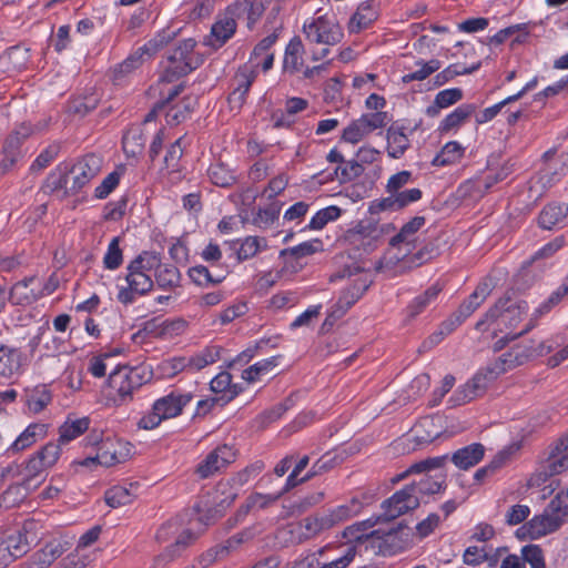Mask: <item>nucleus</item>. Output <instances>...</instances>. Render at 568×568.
<instances>
[{"mask_svg":"<svg viewBox=\"0 0 568 568\" xmlns=\"http://www.w3.org/2000/svg\"><path fill=\"white\" fill-rule=\"evenodd\" d=\"M152 371L145 366H118L108 378L109 395L120 404L132 399L133 393L150 382Z\"/></svg>","mask_w":568,"mask_h":568,"instance_id":"obj_3","label":"nucleus"},{"mask_svg":"<svg viewBox=\"0 0 568 568\" xmlns=\"http://www.w3.org/2000/svg\"><path fill=\"white\" fill-rule=\"evenodd\" d=\"M408 486H413L415 495H434L445 489V478L434 479L427 475L422 477L418 481H413Z\"/></svg>","mask_w":568,"mask_h":568,"instance_id":"obj_52","label":"nucleus"},{"mask_svg":"<svg viewBox=\"0 0 568 568\" xmlns=\"http://www.w3.org/2000/svg\"><path fill=\"white\" fill-rule=\"evenodd\" d=\"M22 353L18 348L0 343V375L10 377L22 366Z\"/></svg>","mask_w":568,"mask_h":568,"instance_id":"obj_28","label":"nucleus"},{"mask_svg":"<svg viewBox=\"0 0 568 568\" xmlns=\"http://www.w3.org/2000/svg\"><path fill=\"white\" fill-rule=\"evenodd\" d=\"M368 285L364 282H355L345 288L338 301L332 306L335 310V316H344V314L362 297Z\"/></svg>","mask_w":568,"mask_h":568,"instance_id":"obj_23","label":"nucleus"},{"mask_svg":"<svg viewBox=\"0 0 568 568\" xmlns=\"http://www.w3.org/2000/svg\"><path fill=\"white\" fill-rule=\"evenodd\" d=\"M196 101L191 98H184L179 105L172 106L165 114L166 123L178 125L183 122L194 110Z\"/></svg>","mask_w":568,"mask_h":568,"instance_id":"obj_49","label":"nucleus"},{"mask_svg":"<svg viewBox=\"0 0 568 568\" xmlns=\"http://www.w3.org/2000/svg\"><path fill=\"white\" fill-rule=\"evenodd\" d=\"M123 261L122 250L120 248V237H114L108 246V251L103 257L104 267L108 270H116Z\"/></svg>","mask_w":568,"mask_h":568,"instance_id":"obj_60","label":"nucleus"},{"mask_svg":"<svg viewBox=\"0 0 568 568\" xmlns=\"http://www.w3.org/2000/svg\"><path fill=\"white\" fill-rule=\"evenodd\" d=\"M568 215V204L548 203L538 215V225L544 230H552L562 223Z\"/></svg>","mask_w":568,"mask_h":568,"instance_id":"obj_22","label":"nucleus"},{"mask_svg":"<svg viewBox=\"0 0 568 568\" xmlns=\"http://www.w3.org/2000/svg\"><path fill=\"white\" fill-rule=\"evenodd\" d=\"M568 470V435L561 436L550 446L545 464L531 476L528 486L539 487L550 477Z\"/></svg>","mask_w":568,"mask_h":568,"instance_id":"obj_7","label":"nucleus"},{"mask_svg":"<svg viewBox=\"0 0 568 568\" xmlns=\"http://www.w3.org/2000/svg\"><path fill=\"white\" fill-rule=\"evenodd\" d=\"M222 347L220 346H206L201 352L185 357L186 367L189 372H199L204 367L214 364L221 357Z\"/></svg>","mask_w":568,"mask_h":568,"instance_id":"obj_32","label":"nucleus"},{"mask_svg":"<svg viewBox=\"0 0 568 568\" xmlns=\"http://www.w3.org/2000/svg\"><path fill=\"white\" fill-rule=\"evenodd\" d=\"M528 312V304L525 301L510 303L509 297L499 298L491 306L481 320L476 323L477 331H485L488 322L499 321L505 327L514 328L521 321L523 315Z\"/></svg>","mask_w":568,"mask_h":568,"instance_id":"obj_6","label":"nucleus"},{"mask_svg":"<svg viewBox=\"0 0 568 568\" xmlns=\"http://www.w3.org/2000/svg\"><path fill=\"white\" fill-rule=\"evenodd\" d=\"M485 455V447L479 443H473L468 446H465L458 450H456L450 460L455 464L459 469L467 470L470 467L477 465Z\"/></svg>","mask_w":568,"mask_h":568,"instance_id":"obj_21","label":"nucleus"},{"mask_svg":"<svg viewBox=\"0 0 568 568\" xmlns=\"http://www.w3.org/2000/svg\"><path fill=\"white\" fill-rule=\"evenodd\" d=\"M442 291L443 286L439 283H435L429 286L424 293L416 296L408 305V315L410 317H416L423 313L432 303L436 301Z\"/></svg>","mask_w":568,"mask_h":568,"instance_id":"obj_36","label":"nucleus"},{"mask_svg":"<svg viewBox=\"0 0 568 568\" xmlns=\"http://www.w3.org/2000/svg\"><path fill=\"white\" fill-rule=\"evenodd\" d=\"M524 562H528L531 568H546L544 552L538 545H527L521 549Z\"/></svg>","mask_w":568,"mask_h":568,"instance_id":"obj_62","label":"nucleus"},{"mask_svg":"<svg viewBox=\"0 0 568 568\" xmlns=\"http://www.w3.org/2000/svg\"><path fill=\"white\" fill-rule=\"evenodd\" d=\"M207 173L212 183L221 187H229L236 180L234 173L223 163L212 164Z\"/></svg>","mask_w":568,"mask_h":568,"instance_id":"obj_51","label":"nucleus"},{"mask_svg":"<svg viewBox=\"0 0 568 568\" xmlns=\"http://www.w3.org/2000/svg\"><path fill=\"white\" fill-rule=\"evenodd\" d=\"M32 130L26 124L19 125L12 131L3 142L2 153L10 156L20 159L22 155L21 146L24 141L31 135Z\"/></svg>","mask_w":568,"mask_h":568,"instance_id":"obj_33","label":"nucleus"},{"mask_svg":"<svg viewBox=\"0 0 568 568\" xmlns=\"http://www.w3.org/2000/svg\"><path fill=\"white\" fill-rule=\"evenodd\" d=\"M304 45L300 37H293L285 49L283 68L286 72L296 73L304 65Z\"/></svg>","mask_w":568,"mask_h":568,"instance_id":"obj_25","label":"nucleus"},{"mask_svg":"<svg viewBox=\"0 0 568 568\" xmlns=\"http://www.w3.org/2000/svg\"><path fill=\"white\" fill-rule=\"evenodd\" d=\"M49 468L47 464L38 456L32 455L26 463L23 470H19V475H24L23 479L27 488H37L42 480H38V477Z\"/></svg>","mask_w":568,"mask_h":568,"instance_id":"obj_35","label":"nucleus"},{"mask_svg":"<svg viewBox=\"0 0 568 568\" xmlns=\"http://www.w3.org/2000/svg\"><path fill=\"white\" fill-rule=\"evenodd\" d=\"M124 448L125 444L120 439L106 437L100 444L95 459H98L99 465L111 467L126 459L128 452H124Z\"/></svg>","mask_w":568,"mask_h":568,"instance_id":"obj_15","label":"nucleus"},{"mask_svg":"<svg viewBox=\"0 0 568 568\" xmlns=\"http://www.w3.org/2000/svg\"><path fill=\"white\" fill-rule=\"evenodd\" d=\"M138 483H130L129 486H112L104 493V500L111 508H118L131 504L135 498Z\"/></svg>","mask_w":568,"mask_h":568,"instance_id":"obj_26","label":"nucleus"},{"mask_svg":"<svg viewBox=\"0 0 568 568\" xmlns=\"http://www.w3.org/2000/svg\"><path fill=\"white\" fill-rule=\"evenodd\" d=\"M464 97V92L459 88H452L439 91L434 102L427 106L426 114L430 118H435L439 115L442 109H446L457 102H459Z\"/></svg>","mask_w":568,"mask_h":568,"instance_id":"obj_29","label":"nucleus"},{"mask_svg":"<svg viewBox=\"0 0 568 568\" xmlns=\"http://www.w3.org/2000/svg\"><path fill=\"white\" fill-rule=\"evenodd\" d=\"M567 243L566 235H559L539 248L525 265H530L535 260L551 257Z\"/></svg>","mask_w":568,"mask_h":568,"instance_id":"obj_61","label":"nucleus"},{"mask_svg":"<svg viewBox=\"0 0 568 568\" xmlns=\"http://www.w3.org/2000/svg\"><path fill=\"white\" fill-rule=\"evenodd\" d=\"M126 286H119L118 301L123 305L133 304L139 296L152 291L154 282L152 277L141 270H132L126 266Z\"/></svg>","mask_w":568,"mask_h":568,"instance_id":"obj_8","label":"nucleus"},{"mask_svg":"<svg viewBox=\"0 0 568 568\" xmlns=\"http://www.w3.org/2000/svg\"><path fill=\"white\" fill-rule=\"evenodd\" d=\"M37 281V276H28L17 282L8 294L12 305L26 306L38 301L37 288H29Z\"/></svg>","mask_w":568,"mask_h":568,"instance_id":"obj_19","label":"nucleus"},{"mask_svg":"<svg viewBox=\"0 0 568 568\" xmlns=\"http://www.w3.org/2000/svg\"><path fill=\"white\" fill-rule=\"evenodd\" d=\"M277 356H273L255 363L243 371L242 378L248 383L255 382L262 374L267 373L277 365Z\"/></svg>","mask_w":568,"mask_h":568,"instance_id":"obj_56","label":"nucleus"},{"mask_svg":"<svg viewBox=\"0 0 568 568\" xmlns=\"http://www.w3.org/2000/svg\"><path fill=\"white\" fill-rule=\"evenodd\" d=\"M33 488H27L24 480L19 484L9 486L0 495V507L11 509L18 507L28 497L30 490Z\"/></svg>","mask_w":568,"mask_h":568,"instance_id":"obj_39","label":"nucleus"},{"mask_svg":"<svg viewBox=\"0 0 568 568\" xmlns=\"http://www.w3.org/2000/svg\"><path fill=\"white\" fill-rule=\"evenodd\" d=\"M189 276L199 286L217 285L225 278L224 274L213 275L204 265H196L189 270Z\"/></svg>","mask_w":568,"mask_h":568,"instance_id":"obj_47","label":"nucleus"},{"mask_svg":"<svg viewBox=\"0 0 568 568\" xmlns=\"http://www.w3.org/2000/svg\"><path fill=\"white\" fill-rule=\"evenodd\" d=\"M37 528L34 520H26L21 528L16 529L11 534L7 535L2 541L8 547L13 556L19 558L29 551L30 540L29 535Z\"/></svg>","mask_w":568,"mask_h":568,"instance_id":"obj_16","label":"nucleus"},{"mask_svg":"<svg viewBox=\"0 0 568 568\" xmlns=\"http://www.w3.org/2000/svg\"><path fill=\"white\" fill-rule=\"evenodd\" d=\"M568 294V284L564 281V283L550 294L547 301H545L535 312V317H539L546 313H548L554 306L559 304V302Z\"/></svg>","mask_w":568,"mask_h":568,"instance_id":"obj_64","label":"nucleus"},{"mask_svg":"<svg viewBox=\"0 0 568 568\" xmlns=\"http://www.w3.org/2000/svg\"><path fill=\"white\" fill-rule=\"evenodd\" d=\"M378 17L376 9L374 8L373 1L362 2L356 12L351 18L348 30L351 33H357L364 29H367Z\"/></svg>","mask_w":568,"mask_h":568,"instance_id":"obj_24","label":"nucleus"},{"mask_svg":"<svg viewBox=\"0 0 568 568\" xmlns=\"http://www.w3.org/2000/svg\"><path fill=\"white\" fill-rule=\"evenodd\" d=\"M183 371H187L185 356L164 359L158 365V372L166 378L174 377Z\"/></svg>","mask_w":568,"mask_h":568,"instance_id":"obj_57","label":"nucleus"},{"mask_svg":"<svg viewBox=\"0 0 568 568\" xmlns=\"http://www.w3.org/2000/svg\"><path fill=\"white\" fill-rule=\"evenodd\" d=\"M69 172V165L65 163H60L53 171L50 172L43 182V192L50 194L64 189L65 193L71 194V192H69V187H67Z\"/></svg>","mask_w":568,"mask_h":568,"instance_id":"obj_34","label":"nucleus"},{"mask_svg":"<svg viewBox=\"0 0 568 568\" xmlns=\"http://www.w3.org/2000/svg\"><path fill=\"white\" fill-rule=\"evenodd\" d=\"M234 460V449L227 445H221L212 450L205 459L197 465L195 473L202 479H205L222 470Z\"/></svg>","mask_w":568,"mask_h":568,"instance_id":"obj_13","label":"nucleus"},{"mask_svg":"<svg viewBox=\"0 0 568 568\" xmlns=\"http://www.w3.org/2000/svg\"><path fill=\"white\" fill-rule=\"evenodd\" d=\"M281 212V204L275 202L271 203L265 209H258L255 216L253 217V224L258 227H266L271 225L276 219H278Z\"/></svg>","mask_w":568,"mask_h":568,"instance_id":"obj_59","label":"nucleus"},{"mask_svg":"<svg viewBox=\"0 0 568 568\" xmlns=\"http://www.w3.org/2000/svg\"><path fill=\"white\" fill-rule=\"evenodd\" d=\"M132 270H141L143 272L158 271L161 266V257L155 252L143 251L133 261L129 263Z\"/></svg>","mask_w":568,"mask_h":568,"instance_id":"obj_53","label":"nucleus"},{"mask_svg":"<svg viewBox=\"0 0 568 568\" xmlns=\"http://www.w3.org/2000/svg\"><path fill=\"white\" fill-rule=\"evenodd\" d=\"M90 419L88 417H82L79 419H67L59 427V444H68L69 442L75 439L83 433L89 429Z\"/></svg>","mask_w":568,"mask_h":568,"instance_id":"obj_38","label":"nucleus"},{"mask_svg":"<svg viewBox=\"0 0 568 568\" xmlns=\"http://www.w3.org/2000/svg\"><path fill=\"white\" fill-rule=\"evenodd\" d=\"M419 504V497L414 494L413 486L406 485L403 489L383 501V516L385 520H392L409 510L416 509Z\"/></svg>","mask_w":568,"mask_h":568,"instance_id":"obj_11","label":"nucleus"},{"mask_svg":"<svg viewBox=\"0 0 568 568\" xmlns=\"http://www.w3.org/2000/svg\"><path fill=\"white\" fill-rule=\"evenodd\" d=\"M235 31V19L225 16L213 23L210 34H207L203 40V44L217 50L234 36Z\"/></svg>","mask_w":568,"mask_h":568,"instance_id":"obj_14","label":"nucleus"},{"mask_svg":"<svg viewBox=\"0 0 568 568\" xmlns=\"http://www.w3.org/2000/svg\"><path fill=\"white\" fill-rule=\"evenodd\" d=\"M143 130L139 126L130 128L122 138V148L126 156H136L141 154L145 145Z\"/></svg>","mask_w":568,"mask_h":568,"instance_id":"obj_37","label":"nucleus"},{"mask_svg":"<svg viewBox=\"0 0 568 568\" xmlns=\"http://www.w3.org/2000/svg\"><path fill=\"white\" fill-rule=\"evenodd\" d=\"M426 219L424 216H415L405 223L400 231L390 239L389 245L393 247L398 246L400 243L409 242V237L418 232L424 226Z\"/></svg>","mask_w":568,"mask_h":568,"instance_id":"obj_50","label":"nucleus"},{"mask_svg":"<svg viewBox=\"0 0 568 568\" xmlns=\"http://www.w3.org/2000/svg\"><path fill=\"white\" fill-rule=\"evenodd\" d=\"M376 524L372 519L363 520L346 527L343 531V537L351 542H364L369 540L372 547L378 548V554L384 556L393 555L402 550L404 540L398 537L403 527L399 524L396 528H390L387 531L377 529H369Z\"/></svg>","mask_w":568,"mask_h":568,"instance_id":"obj_2","label":"nucleus"},{"mask_svg":"<svg viewBox=\"0 0 568 568\" xmlns=\"http://www.w3.org/2000/svg\"><path fill=\"white\" fill-rule=\"evenodd\" d=\"M236 495L227 496L212 506L209 498L201 499L195 506L194 510L199 514V520L209 525L211 521L221 517L226 508H229L235 500Z\"/></svg>","mask_w":568,"mask_h":568,"instance_id":"obj_18","label":"nucleus"},{"mask_svg":"<svg viewBox=\"0 0 568 568\" xmlns=\"http://www.w3.org/2000/svg\"><path fill=\"white\" fill-rule=\"evenodd\" d=\"M103 160L95 153H89L79 159L71 168L72 184L69 187L71 194L80 192L101 171Z\"/></svg>","mask_w":568,"mask_h":568,"instance_id":"obj_9","label":"nucleus"},{"mask_svg":"<svg viewBox=\"0 0 568 568\" xmlns=\"http://www.w3.org/2000/svg\"><path fill=\"white\" fill-rule=\"evenodd\" d=\"M99 101L100 98L97 93L73 98L68 103V112L83 118L98 106Z\"/></svg>","mask_w":568,"mask_h":568,"instance_id":"obj_42","label":"nucleus"},{"mask_svg":"<svg viewBox=\"0 0 568 568\" xmlns=\"http://www.w3.org/2000/svg\"><path fill=\"white\" fill-rule=\"evenodd\" d=\"M491 293V283L488 281L480 282L475 291L464 301L475 311L486 301Z\"/></svg>","mask_w":568,"mask_h":568,"instance_id":"obj_63","label":"nucleus"},{"mask_svg":"<svg viewBox=\"0 0 568 568\" xmlns=\"http://www.w3.org/2000/svg\"><path fill=\"white\" fill-rule=\"evenodd\" d=\"M196 41L192 38L185 39L173 49L168 55L170 65L162 78L165 82H172L196 70L204 63V57L194 52Z\"/></svg>","mask_w":568,"mask_h":568,"instance_id":"obj_5","label":"nucleus"},{"mask_svg":"<svg viewBox=\"0 0 568 568\" xmlns=\"http://www.w3.org/2000/svg\"><path fill=\"white\" fill-rule=\"evenodd\" d=\"M562 519L550 516L546 510L542 514L534 516L526 523L521 529L527 530L531 539H538L542 536L551 534L560 528Z\"/></svg>","mask_w":568,"mask_h":568,"instance_id":"obj_17","label":"nucleus"},{"mask_svg":"<svg viewBox=\"0 0 568 568\" xmlns=\"http://www.w3.org/2000/svg\"><path fill=\"white\" fill-rule=\"evenodd\" d=\"M70 548V545L68 541L60 540V539H53L44 545L41 549L38 551L41 554L44 561L48 564V566H51V564L60 558L65 551H68Z\"/></svg>","mask_w":568,"mask_h":568,"instance_id":"obj_55","label":"nucleus"},{"mask_svg":"<svg viewBox=\"0 0 568 568\" xmlns=\"http://www.w3.org/2000/svg\"><path fill=\"white\" fill-rule=\"evenodd\" d=\"M149 59H146V55L144 52H142L141 48H138L124 61L115 65L112 75L113 81L118 83L125 75L140 68Z\"/></svg>","mask_w":568,"mask_h":568,"instance_id":"obj_40","label":"nucleus"},{"mask_svg":"<svg viewBox=\"0 0 568 568\" xmlns=\"http://www.w3.org/2000/svg\"><path fill=\"white\" fill-rule=\"evenodd\" d=\"M404 130V126L397 124H392L387 129V152L393 159H399L409 148V140Z\"/></svg>","mask_w":568,"mask_h":568,"instance_id":"obj_30","label":"nucleus"},{"mask_svg":"<svg viewBox=\"0 0 568 568\" xmlns=\"http://www.w3.org/2000/svg\"><path fill=\"white\" fill-rule=\"evenodd\" d=\"M178 36V31H173L170 28L162 29L158 32L154 38L149 40L144 45L140 47L142 52L146 55V59H151L158 51L168 45Z\"/></svg>","mask_w":568,"mask_h":568,"instance_id":"obj_41","label":"nucleus"},{"mask_svg":"<svg viewBox=\"0 0 568 568\" xmlns=\"http://www.w3.org/2000/svg\"><path fill=\"white\" fill-rule=\"evenodd\" d=\"M192 399V393L179 390H172L168 395L158 398L153 403L152 409L138 422L139 428L151 430L156 428L163 420L180 416L183 408Z\"/></svg>","mask_w":568,"mask_h":568,"instance_id":"obj_4","label":"nucleus"},{"mask_svg":"<svg viewBox=\"0 0 568 568\" xmlns=\"http://www.w3.org/2000/svg\"><path fill=\"white\" fill-rule=\"evenodd\" d=\"M51 392L45 385H39L27 393L26 403L33 413L42 412L51 402Z\"/></svg>","mask_w":568,"mask_h":568,"instance_id":"obj_44","label":"nucleus"},{"mask_svg":"<svg viewBox=\"0 0 568 568\" xmlns=\"http://www.w3.org/2000/svg\"><path fill=\"white\" fill-rule=\"evenodd\" d=\"M47 427L44 424H30L23 433L8 448L9 452L19 453L32 446L39 438L44 437Z\"/></svg>","mask_w":568,"mask_h":568,"instance_id":"obj_31","label":"nucleus"},{"mask_svg":"<svg viewBox=\"0 0 568 568\" xmlns=\"http://www.w3.org/2000/svg\"><path fill=\"white\" fill-rule=\"evenodd\" d=\"M536 358L534 342L529 344H517L507 353L500 355L493 364L480 369L466 384L458 387L454 395L449 398L452 406L464 405L479 396H481L489 383L495 381L505 372L516 368L527 362Z\"/></svg>","mask_w":568,"mask_h":568,"instance_id":"obj_1","label":"nucleus"},{"mask_svg":"<svg viewBox=\"0 0 568 568\" xmlns=\"http://www.w3.org/2000/svg\"><path fill=\"white\" fill-rule=\"evenodd\" d=\"M363 503L353 497L348 503L339 505L335 508L316 513L314 516L317 520L321 532L333 528L334 526L348 520L353 516L361 513Z\"/></svg>","mask_w":568,"mask_h":568,"instance_id":"obj_12","label":"nucleus"},{"mask_svg":"<svg viewBox=\"0 0 568 568\" xmlns=\"http://www.w3.org/2000/svg\"><path fill=\"white\" fill-rule=\"evenodd\" d=\"M195 535L190 529L183 530L174 544L166 547L163 552L155 557L154 567L163 568L166 564L178 558L181 552L195 540Z\"/></svg>","mask_w":568,"mask_h":568,"instance_id":"obj_20","label":"nucleus"},{"mask_svg":"<svg viewBox=\"0 0 568 568\" xmlns=\"http://www.w3.org/2000/svg\"><path fill=\"white\" fill-rule=\"evenodd\" d=\"M342 214V210L336 205H331L320 210L311 219L307 227L310 230H322L328 222L337 220Z\"/></svg>","mask_w":568,"mask_h":568,"instance_id":"obj_54","label":"nucleus"},{"mask_svg":"<svg viewBox=\"0 0 568 568\" xmlns=\"http://www.w3.org/2000/svg\"><path fill=\"white\" fill-rule=\"evenodd\" d=\"M155 282L160 288H173L179 286L181 274L172 264H161L154 273Z\"/></svg>","mask_w":568,"mask_h":568,"instance_id":"obj_46","label":"nucleus"},{"mask_svg":"<svg viewBox=\"0 0 568 568\" xmlns=\"http://www.w3.org/2000/svg\"><path fill=\"white\" fill-rule=\"evenodd\" d=\"M465 149L456 141L447 142L440 152L433 159L435 166H446L457 162L464 155Z\"/></svg>","mask_w":568,"mask_h":568,"instance_id":"obj_43","label":"nucleus"},{"mask_svg":"<svg viewBox=\"0 0 568 568\" xmlns=\"http://www.w3.org/2000/svg\"><path fill=\"white\" fill-rule=\"evenodd\" d=\"M477 110V105L473 103H464L456 108L452 113L446 115L439 126L440 133H448L465 123Z\"/></svg>","mask_w":568,"mask_h":568,"instance_id":"obj_27","label":"nucleus"},{"mask_svg":"<svg viewBox=\"0 0 568 568\" xmlns=\"http://www.w3.org/2000/svg\"><path fill=\"white\" fill-rule=\"evenodd\" d=\"M416 65H418L419 69L403 75V83H409L412 81H423L427 79L430 74L440 69L442 62L437 59H432L429 61L418 60L416 62Z\"/></svg>","mask_w":568,"mask_h":568,"instance_id":"obj_48","label":"nucleus"},{"mask_svg":"<svg viewBox=\"0 0 568 568\" xmlns=\"http://www.w3.org/2000/svg\"><path fill=\"white\" fill-rule=\"evenodd\" d=\"M480 62H477L469 68L463 67L459 63L450 64L434 77V87L439 88L457 75L470 74L477 71L480 68Z\"/></svg>","mask_w":568,"mask_h":568,"instance_id":"obj_45","label":"nucleus"},{"mask_svg":"<svg viewBox=\"0 0 568 568\" xmlns=\"http://www.w3.org/2000/svg\"><path fill=\"white\" fill-rule=\"evenodd\" d=\"M343 164L344 166L339 165L335 170V174L339 176L341 183L354 181L364 173V166L356 159L345 161Z\"/></svg>","mask_w":568,"mask_h":568,"instance_id":"obj_58","label":"nucleus"},{"mask_svg":"<svg viewBox=\"0 0 568 568\" xmlns=\"http://www.w3.org/2000/svg\"><path fill=\"white\" fill-rule=\"evenodd\" d=\"M303 32L310 42L325 45H334L343 38L339 27L331 22L326 17H318L310 22H305Z\"/></svg>","mask_w":568,"mask_h":568,"instance_id":"obj_10","label":"nucleus"}]
</instances>
